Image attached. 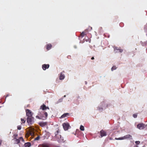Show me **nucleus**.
I'll use <instances>...</instances> for the list:
<instances>
[{
  "mask_svg": "<svg viewBox=\"0 0 147 147\" xmlns=\"http://www.w3.org/2000/svg\"><path fill=\"white\" fill-rule=\"evenodd\" d=\"M107 107L105 102H102L100 104L99 106L97 108V109L100 111H101L103 109H105Z\"/></svg>",
  "mask_w": 147,
  "mask_h": 147,
  "instance_id": "1",
  "label": "nucleus"
},
{
  "mask_svg": "<svg viewBox=\"0 0 147 147\" xmlns=\"http://www.w3.org/2000/svg\"><path fill=\"white\" fill-rule=\"evenodd\" d=\"M43 113H44L45 115V116H42V115H40V114H38L39 116H36V118L38 119H42L43 120H45L47 118L48 116V114L47 112H43Z\"/></svg>",
  "mask_w": 147,
  "mask_h": 147,
  "instance_id": "2",
  "label": "nucleus"
},
{
  "mask_svg": "<svg viewBox=\"0 0 147 147\" xmlns=\"http://www.w3.org/2000/svg\"><path fill=\"white\" fill-rule=\"evenodd\" d=\"M132 138V136L130 135H127L124 136L122 137L118 138H115V139L116 140H123L127 139H131Z\"/></svg>",
  "mask_w": 147,
  "mask_h": 147,
  "instance_id": "3",
  "label": "nucleus"
},
{
  "mask_svg": "<svg viewBox=\"0 0 147 147\" xmlns=\"http://www.w3.org/2000/svg\"><path fill=\"white\" fill-rule=\"evenodd\" d=\"M63 126L65 131L67 130L68 129L71 128L69 124L68 123H63Z\"/></svg>",
  "mask_w": 147,
  "mask_h": 147,
  "instance_id": "4",
  "label": "nucleus"
},
{
  "mask_svg": "<svg viewBox=\"0 0 147 147\" xmlns=\"http://www.w3.org/2000/svg\"><path fill=\"white\" fill-rule=\"evenodd\" d=\"M34 118L32 116L27 117V122L29 124H32L34 123Z\"/></svg>",
  "mask_w": 147,
  "mask_h": 147,
  "instance_id": "5",
  "label": "nucleus"
},
{
  "mask_svg": "<svg viewBox=\"0 0 147 147\" xmlns=\"http://www.w3.org/2000/svg\"><path fill=\"white\" fill-rule=\"evenodd\" d=\"M57 138V141L59 143L63 142H64L63 138L62 137L61 134L58 135V136L55 137Z\"/></svg>",
  "mask_w": 147,
  "mask_h": 147,
  "instance_id": "6",
  "label": "nucleus"
},
{
  "mask_svg": "<svg viewBox=\"0 0 147 147\" xmlns=\"http://www.w3.org/2000/svg\"><path fill=\"white\" fill-rule=\"evenodd\" d=\"M146 127V125L143 123H139L137 125V128L140 130L144 129Z\"/></svg>",
  "mask_w": 147,
  "mask_h": 147,
  "instance_id": "7",
  "label": "nucleus"
},
{
  "mask_svg": "<svg viewBox=\"0 0 147 147\" xmlns=\"http://www.w3.org/2000/svg\"><path fill=\"white\" fill-rule=\"evenodd\" d=\"M26 115L27 117H32V112L29 109H27L26 110Z\"/></svg>",
  "mask_w": 147,
  "mask_h": 147,
  "instance_id": "8",
  "label": "nucleus"
},
{
  "mask_svg": "<svg viewBox=\"0 0 147 147\" xmlns=\"http://www.w3.org/2000/svg\"><path fill=\"white\" fill-rule=\"evenodd\" d=\"M100 133L101 137L106 136L107 135L106 132L102 129L100 131Z\"/></svg>",
  "mask_w": 147,
  "mask_h": 147,
  "instance_id": "9",
  "label": "nucleus"
},
{
  "mask_svg": "<svg viewBox=\"0 0 147 147\" xmlns=\"http://www.w3.org/2000/svg\"><path fill=\"white\" fill-rule=\"evenodd\" d=\"M40 109H42V110H45L47 109H49V108L48 107H47L45 105L43 104L42 105L40 106Z\"/></svg>",
  "mask_w": 147,
  "mask_h": 147,
  "instance_id": "10",
  "label": "nucleus"
},
{
  "mask_svg": "<svg viewBox=\"0 0 147 147\" xmlns=\"http://www.w3.org/2000/svg\"><path fill=\"white\" fill-rule=\"evenodd\" d=\"M38 124L42 127H44L47 125V122L42 121L39 122Z\"/></svg>",
  "mask_w": 147,
  "mask_h": 147,
  "instance_id": "11",
  "label": "nucleus"
},
{
  "mask_svg": "<svg viewBox=\"0 0 147 147\" xmlns=\"http://www.w3.org/2000/svg\"><path fill=\"white\" fill-rule=\"evenodd\" d=\"M49 67V64H44L42 65V68L44 70H45L48 69Z\"/></svg>",
  "mask_w": 147,
  "mask_h": 147,
  "instance_id": "12",
  "label": "nucleus"
},
{
  "mask_svg": "<svg viewBox=\"0 0 147 147\" xmlns=\"http://www.w3.org/2000/svg\"><path fill=\"white\" fill-rule=\"evenodd\" d=\"M59 77L60 80H63L65 78V76L64 74L61 72L60 74Z\"/></svg>",
  "mask_w": 147,
  "mask_h": 147,
  "instance_id": "13",
  "label": "nucleus"
},
{
  "mask_svg": "<svg viewBox=\"0 0 147 147\" xmlns=\"http://www.w3.org/2000/svg\"><path fill=\"white\" fill-rule=\"evenodd\" d=\"M114 49V51H115V52H119L121 53L123 51V50L122 49H119L117 47L115 48Z\"/></svg>",
  "mask_w": 147,
  "mask_h": 147,
  "instance_id": "14",
  "label": "nucleus"
},
{
  "mask_svg": "<svg viewBox=\"0 0 147 147\" xmlns=\"http://www.w3.org/2000/svg\"><path fill=\"white\" fill-rule=\"evenodd\" d=\"M55 137H56V136H58V135H60V131H59V129H58L55 132Z\"/></svg>",
  "mask_w": 147,
  "mask_h": 147,
  "instance_id": "15",
  "label": "nucleus"
},
{
  "mask_svg": "<svg viewBox=\"0 0 147 147\" xmlns=\"http://www.w3.org/2000/svg\"><path fill=\"white\" fill-rule=\"evenodd\" d=\"M24 145L25 147H30L31 146V143L29 142H27Z\"/></svg>",
  "mask_w": 147,
  "mask_h": 147,
  "instance_id": "16",
  "label": "nucleus"
},
{
  "mask_svg": "<svg viewBox=\"0 0 147 147\" xmlns=\"http://www.w3.org/2000/svg\"><path fill=\"white\" fill-rule=\"evenodd\" d=\"M52 47V45L51 44H49L47 45V49L48 50H50Z\"/></svg>",
  "mask_w": 147,
  "mask_h": 147,
  "instance_id": "17",
  "label": "nucleus"
},
{
  "mask_svg": "<svg viewBox=\"0 0 147 147\" xmlns=\"http://www.w3.org/2000/svg\"><path fill=\"white\" fill-rule=\"evenodd\" d=\"M69 114V113H64V114L61 115V117L62 118H64L67 117V115H68Z\"/></svg>",
  "mask_w": 147,
  "mask_h": 147,
  "instance_id": "18",
  "label": "nucleus"
},
{
  "mask_svg": "<svg viewBox=\"0 0 147 147\" xmlns=\"http://www.w3.org/2000/svg\"><path fill=\"white\" fill-rule=\"evenodd\" d=\"M80 129L82 131H84V127L82 125H81L80 127Z\"/></svg>",
  "mask_w": 147,
  "mask_h": 147,
  "instance_id": "19",
  "label": "nucleus"
},
{
  "mask_svg": "<svg viewBox=\"0 0 147 147\" xmlns=\"http://www.w3.org/2000/svg\"><path fill=\"white\" fill-rule=\"evenodd\" d=\"M116 67L115 66H113L111 68V70L112 71L115 70L116 69Z\"/></svg>",
  "mask_w": 147,
  "mask_h": 147,
  "instance_id": "20",
  "label": "nucleus"
},
{
  "mask_svg": "<svg viewBox=\"0 0 147 147\" xmlns=\"http://www.w3.org/2000/svg\"><path fill=\"white\" fill-rule=\"evenodd\" d=\"M15 141L17 144H18L20 142V140L19 139H16Z\"/></svg>",
  "mask_w": 147,
  "mask_h": 147,
  "instance_id": "21",
  "label": "nucleus"
},
{
  "mask_svg": "<svg viewBox=\"0 0 147 147\" xmlns=\"http://www.w3.org/2000/svg\"><path fill=\"white\" fill-rule=\"evenodd\" d=\"M133 116L134 118H136L137 117V114H134L133 115Z\"/></svg>",
  "mask_w": 147,
  "mask_h": 147,
  "instance_id": "22",
  "label": "nucleus"
},
{
  "mask_svg": "<svg viewBox=\"0 0 147 147\" xmlns=\"http://www.w3.org/2000/svg\"><path fill=\"white\" fill-rule=\"evenodd\" d=\"M85 33L84 32H82L81 33V36L82 37H83L85 35Z\"/></svg>",
  "mask_w": 147,
  "mask_h": 147,
  "instance_id": "23",
  "label": "nucleus"
},
{
  "mask_svg": "<svg viewBox=\"0 0 147 147\" xmlns=\"http://www.w3.org/2000/svg\"><path fill=\"white\" fill-rule=\"evenodd\" d=\"M17 128L18 130H20L21 129V126L20 125H18L17 127Z\"/></svg>",
  "mask_w": 147,
  "mask_h": 147,
  "instance_id": "24",
  "label": "nucleus"
},
{
  "mask_svg": "<svg viewBox=\"0 0 147 147\" xmlns=\"http://www.w3.org/2000/svg\"><path fill=\"white\" fill-rule=\"evenodd\" d=\"M40 139V137L39 136H37L36 138H35L34 139L35 140H39V139Z\"/></svg>",
  "mask_w": 147,
  "mask_h": 147,
  "instance_id": "25",
  "label": "nucleus"
},
{
  "mask_svg": "<svg viewBox=\"0 0 147 147\" xmlns=\"http://www.w3.org/2000/svg\"><path fill=\"white\" fill-rule=\"evenodd\" d=\"M43 112H45V111H43L41 113H40V115H42V116H45V114L44 113H43Z\"/></svg>",
  "mask_w": 147,
  "mask_h": 147,
  "instance_id": "26",
  "label": "nucleus"
},
{
  "mask_svg": "<svg viewBox=\"0 0 147 147\" xmlns=\"http://www.w3.org/2000/svg\"><path fill=\"white\" fill-rule=\"evenodd\" d=\"M19 139L20 140H21L23 142H24V139L23 138L21 137H20V138H19Z\"/></svg>",
  "mask_w": 147,
  "mask_h": 147,
  "instance_id": "27",
  "label": "nucleus"
},
{
  "mask_svg": "<svg viewBox=\"0 0 147 147\" xmlns=\"http://www.w3.org/2000/svg\"><path fill=\"white\" fill-rule=\"evenodd\" d=\"M42 147H49V146L46 144H43L42 145Z\"/></svg>",
  "mask_w": 147,
  "mask_h": 147,
  "instance_id": "28",
  "label": "nucleus"
},
{
  "mask_svg": "<svg viewBox=\"0 0 147 147\" xmlns=\"http://www.w3.org/2000/svg\"><path fill=\"white\" fill-rule=\"evenodd\" d=\"M18 135L17 134H15L13 135V136H14V138L15 139H17V136Z\"/></svg>",
  "mask_w": 147,
  "mask_h": 147,
  "instance_id": "29",
  "label": "nucleus"
},
{
  "mask_svg": "<svg viewBox=\"0 0 147 147\" xmlns=\"http://www.w3.org/2000/svg\"><path fill=\"white\" fill-rule=\"evenodd\" d=\"M21 121H22V122L23 123H24L25 121L22 118L21 119Z\"/></svg>",
  "mask_w": 147,
  "mask_h": 147,
  "instance_id": "30",
  "label": "nucleus"
},
{
  "mask_svg": "<svg viewBox=\"0 0 147 147\" xmlns=\"http://www.w3.org/2000/svg\"><path fill=\"white\" fill-rule=\"evenodd\" d=\"M135 143L137 144H138L140 143V142L139 141H136L135 142Z\"/></svg>",
  "mask_w": 147,
  "mask_h": 147,
  "instance_id": "31",
  "label": "nucleus"
},
{
  "mask_svg": "<svg viewBox=\"0 0 147 147\" xmlns=\"http://www.w3.org/2000/svg\"><path fill=\"white\" fill-rule=\"evenodd\" d=\"M2 143V141L0 140V146L1 145Z\"/></svg>",
  "mask_w": 147,
  "mask_h": 147,
  "instance_id": "32",
  "label": "nucleus"
},
{
  "mask_svg": "<svg viewBox=\"0 0 147 147\" xmlns=\"http://www.w3.org/2000/svg\"><path fill=\"white\" fill-rule=\"evenodd\" d=\"M90 28H89V30H91L92 29V27H90Z\"/></svg>",
  "mask_w": 147,
  "mask_h": 147,
  "instance_id": "33",
  "label": "nucleus"
},
{
  "mask_svg": "<svg viewBox=\"0 0 147 147\" xmlns=\"http://www.w3.org/2000/svg\"><path fill=\"white\" fill-rule=\"evenodd\" d=\"M85 84H87V82L86 81L85 82Z\"/></svg>",
  "mask_w": 147,
  "mask_h": 147,
  "instance_id": "34",
  "label": "nucleus"
},
{
  "mask_svg": "<svg viewBox=\"0 0 147 147\" xmlns=\"http://www.w3.org/2000/svg\"><path fill=\"white\" fill-rule=\"evenodd\" d=\"M9 96V94H7V96H6V97H5V98H6L8 96Z\"/></svg>",
  "mask_w": 147,
  "mask_h": 147,
  "instance_id": "35",
  "label": "nucleus"
},
{
  "mask_svg": "<svg viewBox=\"0 0 147 147\" xmlns=\"http://www.w3.org/2000/svg\"><path fill=\"white\" fill-rule=\"evenodd\" d=\"M94 59V58L93 57H92V58H91V59H92V60H93Z\"/></svg>",
  "mask_w": 147,
  "mask_h": 147,
  "instance_id": "36",
  "label": "nucleus"
},
{
  "mask_svg": "<svg viewBox=\"0 0 147 147\" xmlns=\"http://www.w3.org/2000/svg\"><path fill=\"white\" fill-rule=\"evenodd\" d=\"M74 47L75 48H77V47L76 46H74Z\"/></svg>",
  "mask_w": 147,
  "mask_h": 147,
  "instance_id": "37",
  "label": "nucleus"
},
{
  "mask_svg": "<svg viewBox=\"0 0 147 147\" xmlns=\"http://www.w3.org/2000/svg\"><path fill=\"white\" fill-rule=\"evenodd\" d=\"M66 97V95H64V97Z\"/></svg>",
  "mask_w": 147,
  "mask_h": 147,
  "instance_id": "38",
  "label": "nucleus"
},
{
  "mask_svg": "<svg viewBox=\"0 0 147 147\" xmlns=\"http://www.w3.org/2000/svg\"><path fill=\"white\" fill-rule=\"evenodd\" d=\"M143 147H144V146H143Z\"/></svg>",
  "mask_w": 147,
  "mask_h": 147,
  "instance_id": "39",
  "label": "nucleus"
},
{
  "mask_svg": "<svg viewBox=\"0 0 147 147\" xmlns=\"http://www.w3.org/2000/svg\"><path fill=\"white\" fill-rule=\"evenodd\" d=\"M146 35H147V34H146Z\"/></svg>",
  "mask_w": 147,
  "mask_h": 147,
  "instance_id": "40",
  "label": "nucleus"
}]
</instances>
